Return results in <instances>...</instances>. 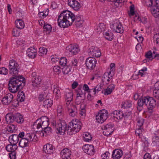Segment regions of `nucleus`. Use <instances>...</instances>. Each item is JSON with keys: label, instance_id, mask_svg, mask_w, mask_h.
<instances>
[{"label": "nucleus", "instance_id": "nucleus-1", "mask_svg": "<svg viewBox=\"0 0 159 159\" xmlns=\"http://www.w3.org/2000/svg\"><path fill=\"white\" fill-rule=\"evenodd\" d=\"M81 123L76 120H72L69 124L67 129H66L67 125L66 122L63 120H60L53 124V127L56 130L57 133L61 134H64L66 130L68 134L72 135L79 132L81 129Z\"/></svg>", "mask_w": 159, "mask_h": 159}, {"label": "nucleus", "instance_id": "nucleus-2", "mask_svg": "<svg viewBox=\"0 0 159 159\" xmlns=\"http://www.w3.org/2000/svg\"><path fill=\"white\" fill-rule=\"evenodd\" d=\"M83 21L80 16H75L68 11H63L58 16L57 19L58 25L61 28H65L72 25L75 22Z\"/></svg>", "mask_w": 159, "mask_h": 159}, {"label": "nucleus", "instance_id": "nucleus-3", "mask_svg": "<svg viewBox=\"0 0 159 159\" xmlns=\"http://www.w3.org/2000/svg\"><path fill=\"white\" fill-rule=\"evenodd\" d=\"M18 70H10V73L14 77L11 78L8 83V89L9 91L13 93L16 92L18 90L20 84V76H16L18 74Z\"/></svg>", "mask_w": 159, "mask_h": 159}, {"label": "nucleus", "instance_id": "nucleus-4", "mask_svg": "<svg viewBox=\"0 0 159 159\" xmlns=\"http://www.w3.org/2000/svg\"><path fill=\"white\" fill-rule=\"evenodd\" d=\"M144 104L147 106L149 110L152 111L156 105V101L153 98L149 96L142 97L138 100V105L142 107Z\"/></svg>", "mask_w": 159, "mask_h": 159}, {"label": "nucleus", "instance_id": "nucleus-5", "mask_svg": "<svg viewBox=\"0 0 159 159\" xmlns=\"http://www.w3.org/2000/svg\"><path fill=\"white\" fill-rule=\"evenodd\" d=\"M49 120L46 116H43L38 119L34 124L33 128L40 129L39 131H43V129L48 127Z\"/></svg>", "mask_w": 159, "mask_h": 159}, {"label": "nucleus", "instance_id": "nucleus-6", "mask_svg": "<svg viewBox=\"0 0 159 159\" xmlns=\"http://www.w3.org/2000/svg\"><path fill=\"white\" fill-rule=\"evenodd\" d=\"M108 117L107 111L102 109L100 111L98 115L96 116V120L98 122L102 123L106 120Z\"/></svg>", "mask_w": 159, "mask_h": 159}, {"label": "nucleus", "instance_id": "nucleus-7", "mask_svg": "<svg viewBox=\"0 0 159 159\" xmlns=\"http://www.w3.org/2000/svg\"><path fill=\"white\" fill-rule=\"evenodd\" d=\"M111 28L116 33L122 34L124 32L123 27L122 24L119 21L111 24Z\"/></svg>", "mask_w": 159, "mask_h": 159}, {"label": "nucleus", "instance_id": "nucleus-8", "mask_svg": "<svg viewBox=\"0 0 159 159\" xmlns=\"http://www.w3.org/2000/svg\"><path fill=\"white\" fill-rule=\"evenodd\" d=\"M89 55L93 57H98L101 55L100 50L97 47H91L88 50Z\"/></svg>", "mask_w": 159, "mask_h": 159}, {"label": "nucleus", "instance_id": "nucleus-9", "mask_svg": "<svg viewBox=\"0 0 159 159\" xmlns=\"http://www.w3.org/2000/svg\"><path fill=\"white\" fill-rule=\"evenodd\" d=\"M97 61L94 57L88 58L86 61L85 64L87 68L93 69L96 64Z\"/></svg>", "mask_w": 159, "mask_h": 159}, {"label": "nucleus", "instance_id": "nucleus-10", "mask_svg": "<svg viewBox=\"0 0 159 159\" xmlns=\"http://www.w3.org/2000/svg\"><path fill=\"white\" fill-rule=\"evenodd\" d=\"M83 149L84 152L90 155H93L95 152L93 146L92 145L86 144L84 146Z\"/></svg>", "mask_w": 159, "mask_h": 159}, {"label": "nucleus", "instance_id": "nucleus-11", "mask_svg": "<svg viewBox=\"0 0 159 159\" xmlns=\"http://www.w3.org/2000/svg\"><path fill=\"white\" fill-rule=\"evenodd\" d=\"M68 4L75 11L79 10L81 7L80 3L76 0H68Z\"/></svg>", "mask_w": 159, "mask_h": 159}, {"label": "nucleus", "instance_id": "nucleus-12", "mask_svg": "<svg viewBox=\"0 0 159 159\" xmlns=\"http://www.w3.org/2000/svg\"><path fill=\"white\" fill-rule=\"evenodd\" d=\"M113 127L111 124H107L103 126L104 129L103 133L104 135L108 136L111 134L114 131Z\"/></svg>", "mask_w": 159, "mask_h": 159}, {"label": "nucleus", "instance_id": "nucleus-13", "mask_svg": "<svg viewBox=\"0 0 159 159\" xmlns=\"http://www.w3.org/2000/svg\"><path fill=\"white\" fill-rule=\"evenodd\" d=\"M13 95L11 93H8L6 95L2 100V102L4 105L10 104L12 100Z\"/></svg>", "mask_w": 159, "mask_h": 159}, {"label": "nucleus", "instance_id": "nucleus-14", "mask_svg": "<svg viewBox=\"0 0 159 159\" xmlns=\"http://www.w3.org/2000/svg\"><path fill=\"white\" fill-rule=\"evenodd\" d=\"M71 62L70 65L67 66V67L66 68V69L77 70L80 68V65L78 63V61L77 59H74L71 61Z\"/></svg>", "mask_w": 159, "mask_h": 159}, {"label": "nucleus", "instance_id": "nucleus-15", "mask_svg": "<svg viewBox=\"0 0 159 159\" xmlns=\"http://www.w3.org/2000/svg\"><path fill=\"white\" fill-rule=\"evenodd\" d=\"M68 105V112L69 115L72 117H74L77 113V109L76 106L74 105Z\"/></svg>", "mask_w": 159, "mask_h": 159}, {"label": "nucleus", "instance_id": "nucleus-16", "mask_svg": "<svg viewBox=\"0 0 159 159\" xmlns=\"http://www.w3.org/2000/svg\"><path fill=\"white\" fill-rule=\"evenodd\" d=\"M71 154L70 150L68 148L63 149L61 152V155L63 159H70V157Z\"/></svg>", "mask_w": 159, "mask_h": 159}, {"label": "nucleus", "instance_id": "nucleus-17", "mask_svg": "<svg viewBox=\"0 0 159 159\" xmlns=\"http://www.w3.org/2000/svg\"><path fill=\"white\" fill-rule=\"evenodd\" d=\"M114 75V70H111L108 72H105L103 77V80L105 81L106 80L109 82L110 79H112V77Z\"/></svg>", "mask_w": 159, "mask_h": 159}, {"label": "nucleus", "instance_id": "nucleus-18", "mask_svg": "<svg viewBox=\"0 0 159 159\" xmlns=\"http://www.w3.org/2000/svg\"><path fill=\"white\" fill-rule=\"evenodd\" d=\"M67 48H68V50L69 52H70L71 53V54L73 55L76 54L80 51L78 48V46L77 45H70L67 47Z\"/></svg>", "mask_w": 159, "mask_h": 159}, {"label": "nucleus", "instance_id": "nucleus-19", "mask_svg": "<svg viewBox=\"0 0 159 159\" xmlns=\"http://www.w3.org/2000/svg\"><path fill=\"white\" fill-rule=\"evenodd\" d=\"M123 155V152L122 150L119 149H115L113 152L112 157L113 159H119Z\"/></svg>", "mask_w": 159, "mask_h": 159}, {"label": "nucleus", "instance_id": "nucleus-20", "mask_svg": "<svg viewBox=\"0 0 159 159\" xmlns=\"http://www.w3.org/2000/svg\"><path fill=\"white\" fill-rule=\"evenodd\" d=\"M43 149V151L47 154H51L53 153V146L49 143L44 145Z\"/></svg>", "mask_w": 159, "mask_h": 159}, {"label": "nucleus", "instance_id": "nucleus-21", "mask_svg": "<svg viewBox=\"0 0 159 159\" xmlns=\"http://www.w3.org/2000/svg\"><path fill=\"white\" fill-rule=\"evenodd\" d=\"M111 116L113 117V119L115 120H120L123 117L124 114L122 111H115L111 114Z\"/></svg>", "mask_w": 159, "mask_h": 159}, {"label": "nucleus", "instance_id": "nucleus-22", "mask_svg": "<svg viewBox=\"0 0 159 159\" xmlns=\"http://www.w3.org/2000/svg\"><path fill=\"white\" fill-rule=\"evenodd\" d=\"M20 137V133L17 135L14 134L10 136L9 138V141L11 144H16L18 142Z\"/></svg>", "mask_w": 159, "mask_h": 159}, {"label": "nucleus", "instance_id": "nucleus-23", "mask_svg": "<svg viewBox=\"0 0 159 159\" xmlns=\"http://www.w3.org/2000/svg\"><path fill=\"white\" fill-rule=\"evenodd\" d=\"M26 53L29 57L34 58L36 55V50L33 47H30L27 50Z\"/></svg>", "mask_w": 159, "mask_h": 159}, {"label": "nucleus", "instance_id": "nucleus-24", "mask_svg": "<svg viewBox=\"0 0 159 159\" xmlns=\"http://www.w3.org/2000/svg\"><path fill=\"white\" fill-rule=\"evenodd\" d=\"M42 80V78L40 76L32 78L33 86L34 87H38L40 84Z\"/></svg>", "mask_w": 159, "mask_h": 159}, {"label": "nucleus", "instance_id": "nucleus-25", "mask_svg": "<svg viewBox=\"0 0 159 159\" xmlns=\"http://www.w3.org/2000/svg\"><path fill=\"white\" fill-rule=\"evenodd\" d=\"M9 67L10 70H18L19 69V65L16 61L11 60L9 62Z\"/></svg>", "mask_w": 159, "mask_h": 159}, {"label": "nucleus", "instance_id": "nucleus-26", "mask_svg": "<svg viewBox=\"0 0 159 159\" xmlns=\"http://www.w3.org/2000/svg\"><path fill=\"white\" fill-rule=\"evenodd\" d=\"M147 70H139V71H135L133 75V77L135 79L138 78V76H145L147 75L146 71Z\"/></svg>", "mask_w": 159, "mask_h": 159}, {"label": "nucleus", "instance_id": "nucleus-27", "mask_svg": "<svg viewBox=\"0 0 159 159\" xmlns=\"http://www.w3.org/2000/svg\"><path fill=\"white\" fill-rule=\"evenodd\" d=\"M25 136V133L24 132H20V142H22L24 140H25V141L24 142V145H20V147L24 148L27 146L28 142L29 141V139L28 138V136L26 137L25 138H24V137Z\"/></svg>", "mask_w": 159, "mask_h": 159}, {"label": "nucleus", "instance_id": "nucleus-28", "mask_svg": "<svg viewBox=\"0 0 159 159\" xmlns=\"http://www.w3.org/2000/svg\"><path fill=\"white\" fill-rule=\"evenodd\" d=\"M17 148V146L16 145V144H13L11 143L8 144L6 147L7 150L11 152H15V151Z\"/></svg>", "mask_w": 159, "mask_h": 159}, {"label": "nucleus", "instance_id": "nucleus-29", "mask_svg": "<svg viewBox=\"0 0 159 159\" xmlns=\"http://www.w3.org/2000/svg\"><path fill=\"white\" fill-rule=\"evenodd\" d=\"M85 98V94L84 93L79 92L77 94V96L76 98V100L78 103H80L82 102H83Z\"/></svg>", "mask_w": 159, "mask_h": 159}, {"label": "nucleus", "instance_id": "nucleus-30", "mask_svg": "<svg viewBox=\"0 0 159 159\" xmlns=\"http://www.w3.org/2000/svg\"><path fill=\"white\" fill-rule=\"evenodd\" d=\"M73 93L71 92L66 93V98L67 102L66 103L67 105H69L70 102L73 99Z\"/></svg>", "mask_w": 159, "mask_h": 159}, {"label": "nucleus", "instance_id": "nucleus-31", "mask_svg": "<svg viewBox=\"0 0 159 159\" xmlns=\"http://www.w3.org/2000/svg\"><path fill=\"white\" fill-rule=\"evenodd\" d=\"M53 104V101L52 100L48 99L45 100L43 102V106L45 108L48 109Z\"/></svg>", "mask_w": 159, "mask_h": 159}, {"label": "nucleus", "instance_id": "nucleus-32", "mask_svg": "<svg viewBox=\"0 0 159 159\" xmlns=\"http://www.w3.org/2000/svg\"><path fill=\"white\" fill-rule=\"evenodd\" d=\"M6 120L7 124L13 122L14 121V117L12 114L11 113H8L6 115Z\"/></svg>", "mask_w": 159, "mask_h": 159}, {"label": "nucleus", "instance_id": "nucleus-33", "mask_svg": "<svg viewBox=\"0 0 159 159\" xmlns=\"http://www.w3.org/2000/svg\"><path fill=\"white\" fill-rule=\"evenodd\" d=\"M154 139H155L152 141V145L154 146H159V135L155 134Z\"/></svg>", "mask_w": 159, "mask_h": 159}, {"label": "nucleus", "instance_id": "nucleus-34", "mask_svg": "<svg viewBox=\"0 0 159 159\" xmlns=\"http://www.w3.org/2000/svg\"><path fill=\"white\" fill-rule=\"evenodd\" d=\"M67 59L66 57H61L60 59L59 63L61 66L67 67V65H66L67 63Z\"/></svg>", "mask_w": 159, "mask_h": 159}, {"label": "nucleus", "instance_id": "nucleus-35", "mask_svg": "<svg viewBox=\"0 0 159 159\" xmlns=\"http://www.w3.org/2000/svg\"><path fill=\"white\" fill-rule=\"evenodd\" d=\"M106 29V26L104 23H101L98 25L97 30L98 32H102L105 31Z\"/></svg>", "mask_w": 159, "mask_h": 159}, {"label": "nucleus", "instance_id": "nucleus-36", "mask_svg": "<svg viewBox=\"0 0 159 159\" xmlns=\"http://www.w3.org/2000/svg\"><path fill=\"white\" fill-rule=\"evenodd\" d=\"M104 35L106 39L109 41H111L113 38V35L111 32H105L104 33Z\"/></svg>", "mask_w": 159, "mask_h": 159}, {"label": "nucleus", "instance_id": "nucleus-37", "mask_svg": "<svg viewBox=\"0 0 159 159\" xmlns=\"http://www.w3.org/2000/svg\"><path fill=\"white\" fill-rule=\"evenodd\" d=\"M151 13L154 17H157L159 16V9L158 7H156V9L153 8L151 10Z\"/></svg>", "mask_w": 159, "mask_h": 159}, {"label": "nucleus", "instance_id": "nucleus-38", "mask_svg": "<svg viewBox=\"0 0 159 159\" xmlns=\"http://www.w3.org/2000/svg\"><path fill=\"white\" fill-rule=\"evenodd\" d=\"M27 136L28 137L30 138L31 139V137H33V139L32 140H31V141H32L34 142H36L37 141L38 138L36 136V135L35 134H27L25 136L26 137Z\"/></svg>", "mask_w": 159, "mask_h": 159}, {"label": "nucleus", "instance_id": "nucleus-39", "mask_svg": "<svg viewBox=\"0 0 159 159\" xmlns=\"http://www.w3.org/2000/svg\"><path fill=\"white\" fill-rule=\"evenodd\" d=\"M39 55L41 56H43L44 54H46L47 52V50L44 47H41L39 49Z\"/></svg>", "mask_w": 159, "mask_h": 159}, {"label": "nucleus", "instance_id": "nucleus-40", "mask_svg": "<svg viewBox=\"0 0 159 159\" xmlns=\"http://www.w3.org/2000/svg\"><path fill=\"white\" fill-rule=\"evenodd\" d=\"M137 126L138 127H142L144 123V119L141 118H139L137 119Z\"/></svg>", "mask_w": 159, "mask_h": 159}, {"label": "nucleus", "instance_id": "nucleus-41", "mask_svg": "<svg viewBox=\"0 0 159 159\" xmlns=\"http://www.w3.org/2000/svg\"><path fill=\"white\" fill-rule=\"evenodd\" d=\"M84 141L86 142H89V141L92 138L91 135L88 132L84 134Z\"/></svg>", "mask_w": 159, "mask_h": 159}, {"label": "nucleus", "instance_id": "nucleus-42", "mask_svg": "<svg viewBox=\"0 0 159 159\" xmlns=\"http://www.w3.org/2000/svg\"><path fill=\"white\" fill-rule=\"evenodd\" d=\"M19 91L18 93H19ZM17 98L16 100H14L13 102V106L15 107H16L18 106L19 105V103L20 102V95L19 93H18V95H17Z\"/></svg>", "mask_w": 159, "mask_h": 159}, {"label": "nucleus", "instance_id": "nucleus-43", "mask_svg": "<svg viewBox=\"0 0 159 159\" xmlns=\"http://www.w3.org/2000/svg\"><path fill=\"white\" fill-rule=\"evenodd\" d=\"M7 130L9 132L12 133L15 130V126L13 125H9L7 127Z\"/></svg>", "mask_w": 159, "mask_h": 159}, {"label": "nucleus", "instance_id": "nucleus-44", "mask_svg": "<svg viewBox=\"0 0 159 159\" xmlns=\"http://www.w3.org/2000/svg\"><path fill=\"white\" fill-rule=\"evenodd\" d=\"M14 121H15L18 123H20V113H18L13 115Z\"/></svg>", "mask_w": 159, "mask_h": 159}, {"label": "nucleus", "instance_id": "nucleus-45", "mask_svg": "<svg viewBox=\"0 0 159 159\" xmlns=\"http://www.w3.org/2000/svg\"><path fill=\"white\" fill-rule=\"evenodd\" d=\"M102 86L101 85H98L93 89L92 90H93V92L94 93L93 94L95 95L96 92L98 93L99 91H101L102 89Z\"/></svg>", "mask_w": 159, "mask_h": 159}, {"label": "nucleus", "instance_id": "nucleus-46", "mask_svg": "<svg viewBox=\"0 0 159 159\" xmlns=\"http://www.w3.org/2000/svg\"><path fill=\"white\" fill-rule=\"evenodd\" d=\"M131 106L132 103L130 101H126L124 104L122 105V107L127 108H130Z\"/></svg>", "mask_w": 159, "mask_h": 159}, {"label": "nucleus", "instance_id": "nucleus-47", "mask_svg": "<svg viewBox=\"0 0 159 159\" xmlns=\"http://www.w3.org/2000/svg\"><path fill=\"white\" fill-rule=\"evenodd\" d=\"M20 29L19 30L17 28L13 29L12 31V34L14 36L18 37L20 35Z\"/></svg>", "mask_w": 159, "mask_h": 159}, {"label": "nucleus", "instance_id": "nucleus-48", "mask_svg": "<svg viewBox=\"0 0 159 159\" xmlns=\"http://www.w3.org/2000/svg\"><path fill=\"white\" fill-rule=\"evenodd\" d=\"M43 28L44 31L48 32L51 31L52 30L51 26L49 24H45Z\"/></svg>", "mask_w": 159, "mask_h": 159}, {"label": "nucleus", "instance_id": "nucleus-49", "mask_svg": "<svg viewBox=\"0 0 159 159\" xmlns=\"http://www.w3.org/2000/svg\"><path fill=\"white\" fill-rule=\"evenodd\" d=\"M110 154L108 152H106L101 155L102 159H108Z\"/></svg>", "mask_w": 159, "mask_h": 159}, {"label": "nucleus", "instance_id": "nucleus-50", "mask_svg": "<svg viewBox=\"0 0 159 159\" xmlns=\"http://www.w3.org/2000/svg\"><path fill=\"white\" fill-rule=\"evenodd\" d=\"M143 132V129L142 127H138L137 129H136L135 131V133L136 135H138V136H140L142 135L141 134Z\"/></svg>", "mask_w": 159, "mask_h": 159}, {"label": "nucleus", "instance_id": "nucleus-51", "mask_svg": "<svg viewBox=\"0 0 159 159\" xmlns=\"http://www.w3.org/2000/svg\"><path fill=\"white\" fill-rule=\"evenodd\" d=\"M139 137L141 138L142 141L145 144V145H146V146H148L149 143L147 140L148 139L143 135H141Z\"/></svg>", "mask_w": 159, "mask_h": 159}, {"label": "nucleus", "instance_id": "nucleus-52", "mask_svg": "<svg viewBox=\"0 0 159 159\" xmlns=\"http://www.w3.org/2000/svg\"><path fill=\"white\" fill-rule=\"evenodd\" d=\"M20 82L22 83L20 84V87L22 89L25 84V79L22 75H20Z\"/></svg>", "mask_w": 159, "mask_h": 159}, {"label": "nucleus", "instance_id": "nucleus-53", "mask_svg": "<svg viewBox=\"0 0 159 159\" xmlns=\"http://www.w3.org/2000/svg\"><path fill=\"white\" fill-rule=\"evenodd\" d=\"M53 93L58 97L60 96V91L58 88H55L53 90Z\"/></svg>", "mask_w": 159, "mask_h": 159}, {"label": "nucleus", "instance_id": "nucleus-54", "mask_svg": "<svg viewBox=\"0 0 159 159\" xmlns=\"http://www.w3.org/2000/svg\"><path fill=\"white\" fill-rule=\"evenodd\" d=\"M153 95L156 98L159 99V90L154 89Z\"/></svg>", "mask_w": 159, "mask_h": 159}, {"label": "nucleus", "instance_id": "nucleus-55", "mask_svg": "<svg viewBox=\"0 0 159 159\" xmlns=\"http://www.w3.org/2000/svg\"><path fill=\"white\" fill-rule=\"evenodd\" d=\"M9 157L10 159H16V152H12L9 153Z\"/></svg>", "mask_w": 159, "mask_h": 159}, {"label": "nucleus", "instance_id": "nucleus-56", "mask_svg": "<svg viewBox=\"0 0 159 159\" xmlns=\"http://www.w3.org/2000/svg\"><path fill=\"white\" fill-rule=\"evenodd\" d=\"M63 110L61 106H58L57 107V115H59V116L61 115L62 114Z\"/></svg>", "mask_w": 159, "mask_h": 159}, {"label": "nucleus", "instance_id": "nucleus-57", "mask_svg": "<svg viewBox=\"0 0 159 159\" xmlns=\"http://www.w3.org/2000/svg\"><path fill=\"white\" fill-rule=\"evenodd\" d=\"M152 0H147L145 2V4L148 7H150L152 5Z\"/></svg>", "mask_w": 159, "mask_h": 159}, {"label": "nucleus", "instance_id": "nucleus-58", "mask_svg": "<svg viewBox=\"0 0 159 159\" xmlns=\"http://www.w3.org/2000/svg\"><path fill=\"white\" fill-rule=\"evenodd\" d=\"M43 131L45 133L47 134H49L52 133L51 128L49 127H47L46 128L44 129Z\"/></svg>", "mask_w": 159, "mask_h": 159}, {"label": "nucleus", "instance_id": "nucleus-59", "mask_svg": "<svg viewBox=\"0 0 159 159\" xmlns=\"http://www.w3.org/2000/svg\"><path fill=\"white\" fill-rule=\"evenodd\" d=\"M102 72L99 71L97 72H95V73H94L93 74V75L95 76H96L97 77L99 78L102 76Z\"/></svg>", "mask_w": 159, "mask_h": 159}, {"label": "nucleus", "instance_id": "nucleus-60", "mask_svg": "<svg viewBox=\"0 0 159 159\" xmlns=\"http://www.w3.org/2000/svg\"><path fill=\"white\" fill-rule=\"evenodd\" d=\"M15 25L16 28L20 29V19H17L15 22Z\"/></svg>", "mask_w": 159, "mask_h": 159}, {"label": "nucleus", "instance_id": "nucleus-61", "mask_svg": "<svg viewBox=\"0 0 159 159\" xmlns=\"http://www.w3.org/2000/svg\"><path fill=\"white\" fill-rule=\"evenodd\" d=\"M83 89L87 92L90 93L91 89H89V86L86 84H84L83 87Z\"/></svg>", "mask_w": 159, "mask_h": 159}, {"label": "nucleus", "instance_id": "nucleus-62", "mask_svg": "<svg viewBox=\"0 0 159 159\" xmlns=\"http://www.w3.org/2000/svg\"><path fill=\"white\" fill-rule=\"evenodd\" d=\"M130 13L133 16L134 14V5H132L130 7Z\"/></svg>", "mask_w": 159, "mask_h": 159}, {"label": "nucleus", "instance_id": "nucleus-63", "mask_svg": "<svg viewBox=\"0 0 159 159\" xmlns=\"http://www.w3.org/2000/svg\"><path fill=\"white\" fill-rule=\"evenodd\" d=\"M145 56L147 58H151L152 57V52L149 51L147 52L145 54Z\"/></svg>", "mask_w": 159, "mask_h": 159}, {"label": "nucleus", "instance_id": "nucleus-64", "mask_svg": "<svg viewBox=\"0 0 159 159\" xmlns=\"http://www.w3.org/2000/svg\"><path fill=\"white\" fill-rule=\"evenodd\" d=\"M143 159H151L150 154L148 153H146L144 156Z\"/></svg>", "mask_w": 159, "mask_h": 159}]
</instances>
